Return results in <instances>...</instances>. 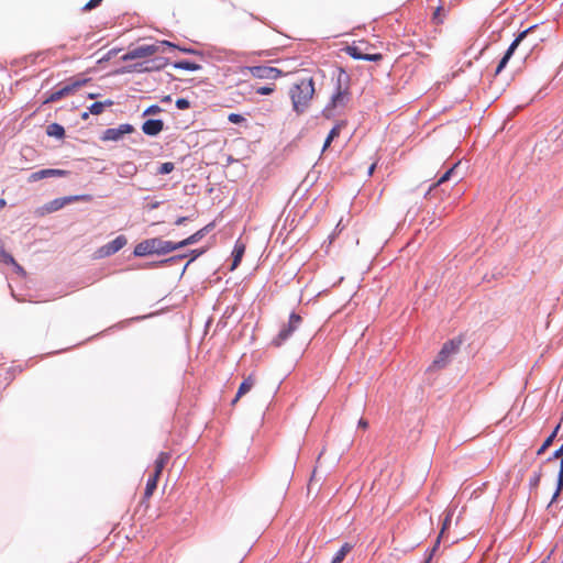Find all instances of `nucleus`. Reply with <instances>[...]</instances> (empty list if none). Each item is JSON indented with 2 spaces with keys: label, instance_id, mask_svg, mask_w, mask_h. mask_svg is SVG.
Masks as SVG:
<instances>
[{
  "label": "nucleus",
  "instance_id": "nucleus-52",
  "mask_svg": "<svg viewBox=\"0 0 563 563\" xmlns=\"http://www.w3.org/2000/svg\"><path fill=\"white\" fill-rule=\"evenodd\" d=\"M375 167H376V165H375V164H372V165L368 167V175H369V176L374 173Z\"/></svg>",
  "mask_w": 563,
  "mask_h": 563
},
{
  "label": "nucleus",
  "instance_id": "nucleus-4",
  "mask_svg": "<svg viewBox=\"0 0 563 563\" xmlns=\"http://www.w3.org/2000/svg\"><path fill=\"white\" fill-rule=\"evenodd\" d=\"M91 200H92L91 195H75V196H65V197L55 198V199L48 201L47 203H45L41 208V214L53 213L73 202H77V201L89 202Z\"/></svg>",
  "mask_w": 563,
  "mask_h": 563
},
{
  "label": "nucleus",
  "instance_id": "nucleus-32",
  "mask_svg": "<svg viewBox=\"0 0 563 563\" xmlns=\"http://www.w3.org/2000/svg\"><path fill=\"white\" fill-rule=\"evenodd\" d=\"M60 99H63L62 91H60V89H57V90H54V91L47 93V96L44 100V103H53Z\"/></svg>",
  "mask_w": 563,
  "mask_h": 563
},
{
  "label": "nucleus",
  "instance_id": "nucleus-37",
  "mask_svg": "<svg viewBox=\"0 0 563 563\" xmlns=\"http://www.w3.org/2000/svg\"><path fill=\"white\" fill-rule=\"evenodd\" d=\"M440 538H441V534L437 538L434 545L428 550L427 556H426V563H429L432 560L435 551L438 550V548L440 545Z\"/></svg>",
  "mask_w": 563,
  "mask_h": 563
},
{
  "label": "nucleus",
  "instance_id": "nucleus-36",
  "mask_svg": "<svg viewBox=\"0 0 563 563\" xmlns=\"http://www.w3.org/2000/svg\"><path fill=\"white\" fill-rule=\"evenodd\" d=\"M440 538H441V534L437 538L434 545L428 550L427 556H426V563H429L432 560L435 551L438 550V548L440 545Z\"/></svg>",
  "mask_w": 563,
  "mask_h": 563
},
{
  "label": "nucleus",
  "instance_id": "nucleus-20",
  "mask_svg": "<svg viewBox=\"0 0 563 563\" xmlns=\"http://www.w3.org/2000/svg\"><path fill=\"white\" fill-rule=\"evenodd\" d=\"M345 121H340L330 130L322 147L323 152L330 146L331 142L340 135L341 129L345 126Z\"/></svg>",
  "mask_w": 563,
  "mask_h": 563
},
{
  "label": "nucleus",
  "instance_id": "nucleus-44",
  "mask_svg": "<svg viewBox=\"0 0 563 563\" xmlns=\"http://www.w3.org/2000/svg\"><path fill=\"white\" fill-rule=\"evenodd\" d=\"M443 10L442 7H438L433 13V22L439 24V23H442V18H441V11Z\"/></svg>",
  "mask_w": 563,
  "mask_h": 563
},
{
  "label": "nucleus",
  "instance_id": "nucleus-17",
  "mask_svg": "<svg viewBox=\"0 0 563 563\" xmlns=\"http://www.w3.org/2000/svg\"><path fill=\"white\" fill-rule=\"evenodd\" d=\"M537 25H532L525 31L520 32L517 37L512 41V43L509 45L508 49L506 51V54L509 56H512L515 51L517 49L518 45L527 37L529 33H531Z\"/></svg>",
  "mask_w": 563,
  "mask_h": 563
},
{
  "label": "nucleus",
  "instance_id": "nucleus-47",
  "mask_svg": "<svg viewBox=\"0 0 563 563\" xmlns=\"http://www.w3.org/2000/svg\"><path fill=\"white\" fill-rule=\"evenodd\" d=\"M451 522V515H446L444 521H443V526H442V530H441V536L443 534L444 530L446 529V527L450 525Z\"/></svg>",
  "mask_w": 563,
  "mask_h": 563
},
{
  "label": "nucleus",
  "instance_id": "nucleus-1",
  "mask_svg": "<svg viewBox=\"0 0 563 563\" xmlns=\"http://www.w3.org/2000/svg\"><path fill=\"white\" fill-rule=\"evenodd\" d=\"M314 91L312 77H303L290 87L289 97L291 99L292 110L297 114H302L307 111Z\"/></svg>",
  "mask_w": 563,
  "mask_h": 563
},
{
  "label": "nucleus",
  "instance_id": "nucleus-24",
  "mask_svg": "<svg viewBox=\"0 0 563 563\" xmlns=\"http://www.w3.org/2000/svg\"><path fill=\"white\" fill-rule=\"evenodd\" d=\"M559 429L560 424H558L555 429L551 432V434L543 441L542 445L537 451V455H542L547 451V449H549L552 445L554 439L558 435Z\"/></svg>",
  "mask_w": 563,
  "mask_h": 563
},
{
  "label": "nucleus",
  "instance_id": "nucleus-16",
  "mask_svg": "<svg viewBox=\"0 0 563 563\" xmlns=\"http://www.w3.org/2000/svg\"><path fill=\"white\" fill-rule=\"evenodd\" d=\"M212 228H213V223L207 224L206 227H203L202 229L198 230L197 232H195L194 234H191L187 239L178 242V246H184L185 247V246H188V245L196 244L203 236H206L211 231Z\"/></svg>",
  "mask_w": 563,
  "mask_h": 563
},
{
  "label": "nucleus",
  "instance_id": "nucleus-5",
  "mask_svg": "<svg viewBox=\"0 0 563 563\" xmlns=\"http://www.w3.org/2000/svg\"><path fill=\"white\" fill-rule=\"evenodd\" d=\"M301 322L302 318L298 313L291 312L288 322L282 327L278 334L273 339L272 344L277 347L282 346L299 329Z\"/></svg>",
  "mask_w": 563,
  "mask_h": 563
},
{
  "label": "nucleus",
  "instance_id": "nucleus-27",
  "mask_svg": "<svg viewBox=\"0 0 563 563\" xmlns=\"http://www.w3.org/2000/svg\"><path fill=\"white\" fill-rule=\"evenodd\" d=\"M111 106H113V101L112 100H106L104 102L97 101V102H93L89 107V112L91 114H96L97 115V114L102 113L106 107H111Z\"/></svg>",
  "mask_w": 563,
  "mask_h": 563
},
{
  "label": "nucleus",
  "instance_id": "nucleus-30",
  "mask_svg": "<svg viewBox=\"0 0 563 563\" xmlns=\"http://www.w3.org/2000/svg\"><path fill=\"white\" fill-rule=\"evenodd\" d=\"M148 63L151 65L146 66L144 69L151 71V70H158V69L163 68L166 65L167 60L163 57H158V58H154V59L150 60Z\"/></svg>",
  "mask_w": 563,
  "mask_h": 563
},
{
  "label": "nucleus",
  "instance_id": "nucleus-40",
  "mask_svg": "<svg viewBox=\"0 0 563 563\" xmlns=\"http://www.w3.org/2000/svg\"><path fill=\"white\" fill-rule=\"evenodd\" d=\"M228 120L234 124H239V123L245 121V119L239 113H230L228 117Z\"/></svg>",
  "mask_w": 563,
  "mask_h": 563
},
{
  "label": "nucleus",
  "instance_id": "nucleus-2",
  "mask_svg": "<svg viewBox=\"0 0 563 563\" xmlns=\"http://www.w3.org/2000/svg\"><path fill=\"white\" fill-rule=\"evenodd\" d=\"M175 48H177V46L168 41H162L155 44H144L130 49L121 57V59L123 62H129L137 58L148 57L156 53H165L167 49Z\"/></svg>",
  "mask_w": 563,
  "mask_h": 563
},
{
  "label": "nucleus",
  "instance_id": "nucleus-21",
  "mask_svg": "<svg viewBox=\"0 0 563 563\" xmlns=\"http://www.w3.org/2000/svg\"><path fill=\"white\" fill-rule=\"evenodd\" d=\"M254 383H255V380H254V378L252 376H249L247 378H245L241 383V385H240V387L238 389L236 396L232 400V404H235L239 400L240 397H242L243 395L249 393L252 389V387L254 386Z\"/></svg>",
  "mask_w": 563,
  "mask_h": 563
},
{
  "label": "nucleus",
  "instance_id": "nucleus-29",
  "mask_svg": "<svg viewBox=\"0 0 563 563\" xmlns=\"http://www.w3.org/2000/svg\"><path fill=\"white\" fill-rule=\"evenodd\" d=\"M161 253L162 255L168 254L173 251H176L178 249H183L184 246H178V242H172V241H165L161 239Z\"/></svg>",
  "mask_w": 563,
  "mask_h": 563
},
{
  "label": "nucleus",
  "instance_id": "nucleus-50",
  "mask_svg": "<svg viewBox=\"0 0 563 563\" xmlns=\"http://www.w3.org/2000/svg\"><path fill=\"white\" fill-rule=\"evenodd\" d=\"M203 252H205V250H200V251L195 250V251H192L194 257H192V258H191V260L186 264L185 268L189 265V263H190L191 261H194L196 257H198L199 255H201Z\"/></svg>",
  "mask_w": 563,
  "mask_h": 563
},
{
  "label": "nucleus",
  "instance_id": "nucleus-19",
  "mask_svg": "<svg viewBox=\"0 0 563 563\" xmlns=\"http://www.w3.org/2000/svg\"><path fill=\"white\" fill-rule=\"evenodd\" d=\"M170 459V454L168 452H161L157 456V459L155 460V463H154V474H156V476H161L164 467L166 466V464L168 463Z\"/></svg>",
  "mask_w": 563,
  "mask_h": 563
},
{
  "label": "nucleus",
  "instance_id": "nucleus-55",
  "mask_svg": "<svg viewBox=\"0 0 563 563\" xmlns=\"http://www.w3.org/2000/svg\"><path fill=\"white\" fill-rule=\"evenodd\" d=\"M5 205L4 199H0V207H3Z\"/></svg>",
  "mask_w": 563,
  "mask_h": 563
},
{
  "label": "nucleus",
  "instance_id": "nucleus-22",
  "mask_svg": "<svg viewBox=\"0 0 563 563\" xmlns=\"http://www.w3.org/2000/svg\"><path fill=\"white\" fill-rule=\"evenodd\" d=\"M173 67L176 69H184V70H190V71H196V70L201 69V65L196 64L190 60H187V59L175 62L173 64Z\"/></svg>",
  "mask_w": 563,
  "mask_h": 563
},
{
  "label": "nucleus",
  "instance_id": "nucleus-15",
  "mask_svg": "<svg viewBox=\"0 0 563 563\" xmlns=\"http://www.w3.org/2000/svg\"><path fill=\"white\" fill-rule=\"evenodd\" d=\"M90 79L89 78H78L73 77L68 80V82L60 88L63 98L74 93L77 89L85 86Z\"/></svg>",
  "mask_w": 563,
  "mask_h": 563
},
{
  "label": "nucleus",
  "instance_id": "nucleus-53",
  "mask_svg": "<svg viewBox=\"0 0 563 563\" xmlns=\"http://www.w3.org/2000/svg\"><path fill=\"white\" fill-rule=\"evenodd\" d=\"M181 51H183L184 53H195V51H194V49H191V48H181Z\"/></svg>",
  "mask_w": 563,
  "mask_h": 563
},
{
  "label": "nucleus",
  "instance_id": "nucleus-18",
  "mask_svg": "<svg viewBox=\"0 0 563 563\" xmlns=\"http://www.w3.org/2000/svg\"><path fill=\"white\" fill-rule=\"evenodd\" d=\"M244 252H245V245L238 241L235 243L233 252H232L233 261H232V265L230 268L231 271H234L239 266V264L241 263L242 257L244 255Z\"/></svg>",
  "mask_w": 563,
  "mask_h": 563
},
{
  "label": "nucleus",
  "instance_id": "nucleus-10",
  "mask_svg": "<svg viewBox=\"0 0 563 563\" xmlns=\"http://www.w3.org/2000/svg\"><path fill=\"white\" fill-rule=\"evenodd\" d=\"M126 242L128 240L124 235H118L114 240L110 241L109 243L102 245L99 249V255L101 257L111 256L119 252L122 247H124Z\"/></svg>",
  "mask_w": 563,
  "mask_h": 563
},
{
  "label": "nucleus",
  "instance_id": "nucleus-38",
  "mask_svg": "<svg viewBox=\"0 0 563 563\" xmlns=\"http://www.w3.org/2000/svg\"><path fill=\"white\" fill-rule=\"evenodd\" d=\"M274 90H275L274 86H262V87L255 88L256 93L262 95V96L271 95L274 92Z\"/></svg>",
  "mask_w": 563,
  "mask_h": 563
},
{
  "label": "nucleus",
  "instance_id": "nucleus-54",
  "mask_svg": "<svg viewBox=\"0 0 563 563\" xmlns=\"http://www.w3.org/2000/svg\"><path fill=\"white\" fill-rule=\"evenodd\" d=\"M81 118H82L84 120H86V119L88 118V113H87V112H84V113L81 114Z\"/></svg>",
  "mask_w": 563,
  "mask_h": 563
},
{
  "label": "nucleus",
  "instance_id": "nucleus-34",
  "mask_svg": "<svg viewBox=\"0 0 563 563\" xmlns=\"http://www.w3.org/2000/svg\"><path fill=\"white\" fill-rule=\"evenodd\" d=\"M511 58V56H509L508 54H504V56L501 57V59L499 60L498 65H497V68L495 70V75H498L503 71V69L507 66L509 59Z\"/></svg>",
  "mask_w": 563,
  "mask_h": 563
},
{
  "label": "nucleus",
  "instance_id": "nucleus-11",
  "mask_svg": "<svg viewBox=\"0 0 563 563\" xmlns=\"http://www.w3.org/2000/svg\"><path fill=\"white\" fill-rule=\"evenodd\" d=\"M251 74L255 78L277 79L282 76L283 71L278 68L271 67V66H253L251 68Z\"/></svg>",
  "mask_w": 563,
  "mask_h": 563
},
{
  "label": "nucleus",
  "instance_id": "nucleus-12",
  "mask_svg": "<svg viewBox=\"0 0 563 563\" xmlns=\"http://www.w3.org/2000/svg\"><path fill=\"white\" fill-rule=\"evenodd\" d=\"M67 174H68L67 170L46 168V169H41V170L32 173L30 175L29 180L30 181H37V180H41V179H44V178H48V177H64Z\"/></svg>",
  "mask_w": 563,
  "mask_h": 563
},
{
  "label": "nucleus",
  "instance_id": "nucleus-31",
  "mask_svg": "<svg viewBox=\"0 0 563 563\" xmlns=\"http://www.w3.org/2000/svg\"><path fill=\"white\" fill-rule=\"evenodd\" d=\"M459 164H455L453 165L451 168H449L439 179L438 181L434 184V186H439L445 181H448L455 173V168L457 167Z\"/></svg>",
  "mask_w": 563,
  "mask_h": 563
},
{
  "label": "nucleus",
  "instance_id": "nucleus-49",
  "mask_svg": "<svg viewBox=\"0 0 563 563\" xmlns=\"http://www.w3.org/2000/svg\"><path fill=\"white\" fill-rule=\"evenodd\" d=\"M190 218L189 217H179L176 221H175V224L176 225H181L184 224L185 222L189 221Z\"/></svg>",
  "mask_w": 563,
  "mask_h": 563
},
{
  "label": "nucleus",
  "instance_id": "nucleus-3",
  "mask_svg": "<svg viewBox=\"0 0 563 563\" xmlns=\"http://www.w3.org/2000/svg\"><path fill=\"white\" fill-rule=\"evenodd\" d=\"M462 343H463V341L461 338H455V339H452V340H449L448 342H445L443 344L442 349L440 350V352L438 353L437 357L434 358L431 367L432 368L445 367L449 364L451 357L459 352Z\"/></svg>",
  "mask_w": 563,
  "mask_h": 563
},
{
  "label": "nucleus",
  "instance_id": "nucleus-33",
  "mask_svg": "<svg viewBox=\"0 0 563 563\" xmlns=\"http://www.w3.org/2000/svg\"><path fill=\"white\" fill-rule=\"evenodd\" d=\"M174 168H175L174 163L165 162V163L161 164V166L157 169V173L161 175H167V174L172 173L174 170Z\"/></svg>",
  "mask_w": 563,
  "mask_h": 563
},
{
  "label": "nucleus",
  "instance_id": "nucleus-46",
  "mask_svg": "<svg viewBox=\"0 0 563 563\" xmlns=\"http://www.w3.org/2000/svg\"><path fill=\"white\" fill-rule=\"evenodd\" d=\"M139 66H141V64H134V65H132V66H128V67L123 68V69L121 70V73L137 71V70H140V69H139Z\"/></svg>",
  "mask_w": 563,
  "mask_h": 563
},
{
  "label": "nucleus",
  "instance_id": "nucleus-42",
  "mask_svg": "<svg viewBox=\"0 0 563 563\" xmlns=\"http://www.w3.org/2000/svg\"><path fill=\"white\" fill-rule=\"evenodd\" d=\"M101 2H102V0H90L85 4L84 10H86V11L92 10V9L97 8L98 5H100Z\"/></svg>",
  "mask_w": 563,
  "mask_h": 563
},
{
  "label": "nucleus",
  "instance_id": "nucleus-26",
  "mask_svg": "<svg viewBox=\"0 0 563 563\" xmlns=\"http://www.w3.org/2000/svg\"><path fill=\"white\" fill-rule=\"evenodd\" d=\"M352 550V545L350 543H344L340 550L334 554L331 563H342L347 553Z\"/></svg>",
  "mask_w": 563,
  "mask_h": 563
},
{
  "label": "nucleus",
  "instance_id": "nucleus-39",
  "mask_svg": "<svg viewBox=\"0 0 563 563\" xmlns=\"http://www.w3.org/2000/svg\"><path fill=\"white\" fill-rule=\"evenodd\" d=\"M176 107L179 110H185V109H188L190 107V102L186 98H178L176 100Z\"/></svg>",
  "mask_w": 563,
  "mask_h": 563
},
{
  "label": "nucleus",
  "instance_id": "nucleus-6",
  "mask_svg": "<svg viewBox=\"0 0 563 563\" xmlns=\"http://www.w3.org/2000/svg\"><path fill=\"white\" fill-rule=\"evenodd\" d=\"M161 246V238L146 239L135 245L133 254L137 257L162 255Z\"/></svg>",
  "mask_w": 563,
  "mask_h": 563
},
{
  "label": "nucleus",
  "instance_id": "nucleus-25",
  "mask_svg": "<svg viewBox=\"0 0 563 563\" xmlns=\"http://www.w3.org/2000/svg\"><path fill=\"white\" fill-rule=\"evenodd\" d=\"M345 53L354 59L364 60L365 53L358 45H347L344 48Z\"/></svg>",
  "mask_w": 563,
  "mask_h": 563
},
{
  "label": "nucleus",
  "instance_id": "nucleus-14",
  "mask_svg": "<svg viewBox=\"0 0 563 563\" xmlns=\"http://www.w3.org/2000/svg\"><path fill=\"white\" fill-rule=\"evenodd\" d=\"M90 79L89 78H78L73 77L68 80V82L60 88L63 98L74 93L77 89L85 86Z\"/></svg>",
  "mask_w": 563,
  "mask_h": 563
},
{
  "label": "nucleus",
  "instance_id": "nucleus-9",
  "mask_svg": "<svg viewBox=\"0 0 563 563\" xmlns=\"http://www.w3.org/2000/svg\"><path fill=\"white\" fill-rule=\"evenodd\" d=\"M346 92L338 85L336 91L332 95L329 104L323 109L322 114L327 119L332 118V110L339 106H344Z\"/></svg>",
  "mask_w": 563,
  "mask_h": 563
},
{
  "label": "nucleus",
  "instance_id": "nucleus-45",
  "mask_svg": "<svg viewBox=\"0 0 563 563\" xmlns=\"http://www.w3.org/2000/svg\"><path fill=\"white\" fill-rule=\"evenodd\" d=\"M122 169L126 173H134L136 170V167L134 164L128 162L125 164L122 165Z\"/></svg>",
  "mask_w": 563,
  "mask_h": 563
},
{
  "label": "nucleus",
  "instance_id": "nucleus-7",
  "mask_svg": "<svg viewBox=\"0 0 563 563\" xmlns=\"http://www.w3.org/2000/svg\"><path fill=\"white\" fill-rule=\"evenodd\" d=\"M132 132H134V126L129 123H123L117 128H109L104 130L100 139L102 141L118 142L122 140L125 134H130Z\"/></svg>",
  "mask_w": 563,
  "mask_h": 563
},
{
  "label": "nucleus",
  "instance_id": "nucleus-13",
  "mask_svg": "<svg viewBox=\"0 0 563 563\" xmlns=\"http://www.w3.org/2000/svg\"><path fill=\"white\" fill-rule=\"evenodd\" d=\"M164 129V122L161 119H148L142 125V131L148 136H156Z\"/></svg>",
  "mask_w": 563,
  "mask_h": 563
},
{
  "label": "nucleus",
  "instance_id": "nucleus-23",
  "mask_svg": "<svg viewBox=\"0 0 563 563\" xmlns=\"http://www.w3.org/2000/svg\"><path fill=\"white\" fill-rule=\"evenodd\" d=\"M46 134L56 139H63L65 136V129L58 123H51L46 128Z\"/></svg>",
  "mask_w": 563,
  "mask_h": 563
},
{
  "label": "nucleus",
  "instance_id": "nucleus-51",
  "mask_svg": "<svg viewBox=\"0 0 563 563\" xmlns=\"http://www.w3.org/2000/svg\"><path fill=\"white\" fill-rule=\"evenodd\" d=\"M358 427L364 428V429H365V428H367V427H368V422H367V420H365V419H360V421H358Z\"/></svg>",
  "mask_w": 563,
  "mask_h": 563
},
{
  "label": "nucleus",
  "instance_id": "nucleus-48",
  "mask_svg": "<svg viewBox=\"0 0 563 563\" xmlns=\"http://www.w3.org/2000/svg\"><path fill=\"white\" fill-rule=\"evenodd\" d=\"M185 257H186V255L172 256L168 260L162 261L161 264H165V263H169V262H175V261H178V260H183Z\"/></svg>",
  "mask_w": 563,
  "mask_h": 563
},
{
  "label": "nucleus",
  "instance_id": "nucleus-41",
  "mask_svg": "<svg viewBox=\"0 0 563 563\" xmlns=\"http://www.w3.org/2000/svg\"><path fill=\"white\" fill-rule=\"evenodd\" d=\"M161 111H162L161 107H158L157 104H152L143 112V115L145 117V115L156 114V113H159Z\"/></svg>",
  "mask_w": 563,
  "mask_h": 563
},
{
  "label": "nucleus",
  "instance_id": "nucleus-8",
  "mask_svg": "<svg viewBox=\"0 0 563 563\" xmlns=\"http://www.w3.org/2000/svg\"><path fill=\"white\" fill-rule=\"evenodd\" d=\"M556 459L561 460L560 471L558 474L556 489L552 496L550 504H553L556 500L558 496L560 495V493L563 489V444L558 450H555L550 457L547 459V463H551Z\"/></svg>",
  "mask_w": 563,
  "mask_h": 563
},
{
  "label": "nucleus",
  "instance_id": "nucleus-28",
  "mask_svg": "<svg viewBox=\"0 0 563 563\" xmlns=\"http://www.w3.org/2000/svg\"><path fill=\"white\" fill-rule=\"evenodd\" d=\"M158 478H159V476H156V474H154V473L147 478L145 492H144L145 497H150L153 495V493L155 492V489L157 487Z\"/></svg>",
  "mask_w": 563,
  "mask_h": 563
},
{
  "label": "nucleus",
  "instance_id": "nucleus-43",
  "mask_svg": "<svg viewBox=\"0 0 563 563\" xmlns=\"http://www.w3.org/2000/svg\"><path fill=\"white\" fill-rule=\"evenodd\" d=\"M383 58V55L379 53L376 54H365L364 60L368 62H379Z\"/></svg>",
  "mask_w": 563,
  "mask_h": 563
},
{
  "label": "nucleus",
  "instance_id": "nucleus-35",
  "mask_svg": "<svg viewBox=\"0 0 563 563\" xmlns=\"http://www.w3.org/2000/svg\"><path fill=\"white\" fill-rule=\"evenodd\" d=\"M541 470L537 471L533 473V475L530 477L529 479V486L530 488H537L539 483H540V479H541Z\"/></svg>",
  "mask_w": 563,
  "mask_h": 563
}]
</instances>
